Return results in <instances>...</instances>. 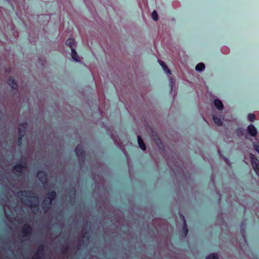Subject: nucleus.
<instances>
[{
  "label": "nucleus",
  "instance_id": "obj_19",
  "mask_svg": "<svg viewBox=\"0 0 259 259\" xmlns=\"http://www.w3.org/2000/svg\"><path fill=\"white\" fill-rule=\"evenodd\" d=\"M212 119H213L214 122L217 125L220 126V125H221L222 124V121L221 119L219 117H217V116H216L215 115H213Z\"/></svg>",
  "mask_w": 259,
  "mask_h": 259
},
{
  "label": "nucleus",
  "instance_id": "obj_25",
  "mask_svg": "<svg viewBox=\"0 0 259 259\" xmlns=\"http://www.w3.org/2000/svg\"><path fill=\"white\" fill-rule=\"evenodd\" d=\"M83 238L85 239L87 241H88L90 238V234L88 232H85L83 235Z\"/></svg>",
  "mask_w": 259,
  "mask_h": 259
},
{
  "label": "nucleus",
  "instance_id": "obj_15",
  "mask_svg": "<svg viewBox=\"0 0 259 259\" xmlns=\"http://www.w3.org/2000/svg\"><path fill=\"white\" fill-rule=\"evenodd\" d=\"M65 44L70 48L71 50L73 48L75 44V40L73 38H68L66 40Z\"/></svg>",
  "mask_w": 259,
  "mask_h": 259
},
{
  "label": "nucleus",
  "instance_id": "obj_17",
  "mask_svg": "<svg viewBox=\"0 0 259 259\" xmlns=\"http://www.w3.org/2000/svg\"><path fill=\"white\" fill-rule=\"evenodd\" d=\"M71 50V56L72 59L76 61H79V57L75 50L74 48H72Z\"/></svg>",
  "mask_w": 259,
  "mask_h": 259
},
{
  "label": "nucleus",
  "instance_id": "obj_12",
  "mask_svg": "<svg viewBox=\"0 0 259 259\" xmlns=\"http://www.w3.org/2000/svg\"><path fill=\"white\" fill-rule=\"evenodd\" d=\"M45 250V246L44 244H40L37 248V252L35 256H41L42 258Z\"/></svg>",
  "mask_w": 259,
  "mask_h": 259
},
{
  "label": "nucleus",
  "instance_id": "obj_10",
  "mask_svg": "<svg viewBox=\"0 0 259 259\" xmlns=\"http://www.w3.org/2000/svg\"><path fill=\"white\" fill-rule=\"evenodd\" d=\"M27 127L28 124L27 122H24L20 123L18 128V133L25 135Z\"/></svg>",
  "mask_w": 259,
  "mask_h": 259
},
{
  "label": "nucleus",
  "instance_id": "obj_7",
  "mask_svg": "<svg viewBox=\"0 0 259 259\" xmlns=\"http://www.w3.org/2000/svg\"><path fill=\"white\" fill-rule=\"evenodd\" d=\"M39 181L43 184H46L48 182L47 175L46 172L42 170H39L36 174Z\"/></svg>",
  "mask_w": 259,
  "mask_h": 259
},
{
  "label": "nucleus",
  "instance_id": "obj_23",
  "mask_svg": "<svg viewBox=\"0 0 259 259\" xmlns=\"http://www.w3.org/2000/svg\"><path fill=\"white\" fill-rule=\"evenodd\" d=\"M151 17L152 18V19L155 20V21H156L158 20V14L156 12V11H154L152 14H151Z\"/></svg>",
  "mask_w": 259,
  "mask_h": 259
},
{
  "label": "nucleus",
  "instance_id": "obj_31",
  "mask_svg": "<svg viewBox=\"0 0 259 259\" xmlns=\"http://www.w3.org/2000/svg\"><path fill=\"white\" fill-rule=\"evenodd\" d=\"M218 152L220 154H221V151L220 150H218Z\"/></svg>",
  "mask_w": 259,
  "mask_h": 259
},
{
  "label": "nucleus",
  "instance_id": "obj_3",
  "mask_svg": "<svg viewBox=\"0 0 259 259\" xmlns=\"http://www.w3.org/2000/svg\"><path fill=\"white\" fill-rule=\"evenodd\" d=\"M27 168V162L25 158L22 159L20 163H17L12 168L13 171L16 172L15 174L17 176H21L23 173V170Z\"/></svg>",
  "mask_w": 259,
  "mask_h": 259
},
{
  "label": "nucleus",
  "instance_id": "obj_29",
  "mask_svg": "<svg viewBox=\"0 0 259 259\" xmlns=\"http://www.w3.org/2000/svg\"><path fill=\"white\" fill-rule=\"evenodd\" d=\"M158 142L160 143V144H161V141H160V139H158V141H156V144H158Z\"/></svg>",
  "mask_w": 259,
  "mask_h": 259
},
{
  "label": "nucleus",
  "instance_id": "obj_14",
  "mask_svg": "<svg viewBox=\"0 0 259 259\" xmlns=\"http://www.w3.org/2000/svg\"><path fill=\"white\" fill-rule=\"evenodd\" d=\"M137 139L138 144L140 148L143 150H145L146 149V146L141 137L140 136H138Z\"/></svg>",
  "mask_w": 259,
  "mask_h": 259
},
{
  "label": "nucleus",
  "instance_id": "obj_1",
  "mask_svg": "<svg viewBox=\"0 0 259 259\" xmlns=\"http://www.w3.org/2000/svg\"><path fill=\"white\" fill-rule=\"evenodd\" d=\"M17 195L22 202L31 209L33 213H37L38 198L32 191L20 190L17 192Z\"/></svg>",
  "mask_w": 259,
  "mask_h": 259
},
{
  "label": "nucleus",
  "instance_id": "obj_22",
  "mask_svg": "<svg viewBox=\"0 0 259 259\" xmlns=\"http://www.w3.org/2000/svg\"><path fill=\"white\" fill-rule=\"evenodd\" d=\"M206 259H219L217 254H210L206 256Z\"/></svg>",
  "mask_w": 259,
  "mask_h": 259
},
{
  "label": "nucleus",
  "instance_id": "obj_11",
  "mask_svg": "<svg viewBox=\"0 0 259 259\" xmlns=\"http://www.w3.org/2000/svg\"><path fill=\"white\" fill-rule=\"evenodd\" d=\"M248 132L249 134L252 136L255 137L257 134V130L253 124H250L248 126Z\"/></svg>",
  "mask_w": 259,
  "mask_h": 259
},
{
  "label": "nucleus",
  "instance_id": "obj_9",
  "mask_svg": "<svg viewBox=\"0 0 259 259\" xmlns=\"http://www.w3.org/2000/svg\"><path fill=\"white\" fill-rule=\"evenodd\" d=\"M182 219L183 221V226L182 227V236L184 237H186L188 232V229L187 226V223L185 219V217L184 215H181Z\"/></svg>",
  "mask_w": 259,
  "mask_h": 259
},
{
  "label": "nucleus",
  "instance_id": "obj_26",
  "mask_svg": "<svg viewBox=\"0 0 259 259\" xmlns=\"http://www.w3.org/2000/svg\"><path fill=\"white\" fill-rule=\"evenodd\" d=\"M254 148L259 153V144L254 145Z\"/></svg>",
  "mask_w": 259,
  "mask_h": 259
},
{
  "label": "nucleus",
  "instance_id": "obj_8",
  "mask_svg": "<svg viewBox=\"0 0 259 259\" xmlns=\"http://www.w3.org/2000/svg\"><path fill=\"white\" fill-rule=\"evenodd\" d=\"M7 83L11 87L12 89L15 90H18V85L13 77L10 76L8 78Z\"/></svg>",
  "mask_w": 259,
  "mask_h": 259
},
{
  "label": "nucleus",
  "instance_id": "obj_16",
  "mask_svg": "<svg viewBox=\"0 0 259 259\" xmlns=\"http://www.w3.org/2000/svg\"><path fill=\"white\" fill-rule=\"evenodd\" d=\"M158 61L160 65L162 66L164 71L167 74H170V70L168 69L167 65L161 60H158Z\"/></svg>",
  "mask_w": 259,
  "mask_h": 259
},
{
  "label": "nucleus",
  "instance_id": "obj_4",
  "mask_svg": "<svg viewBox=\"0 0 259 259\" xmlns=\"http://www.w3.org/2000/svg\"><path fill=\"white\" fill-rule=\"evenodd\" d=\"M75 152L79 161L84 162L85 159V152L82 145L78 144L75 149Z\"/></svg>",
  "mask_w": 259,
  "mask_h": 259
},
{
  "label": "nucleus",
  "instance_id": "obj_5",
  "mask_svg": "<svg viewBox=\"0 0 259 259\" xmlns=\"http://www.w3.org/2000/svg\"><path fill=\"white\" fill-rule=\"evenodd\" d=\"M32 228L28 224H25L22 229L23 236L25 237H30L32 234Z\"/></svg>",
  "mask_w": 259,
  "mask_h": 259
},
{
  "label": "nucleus",
  "instance_id": "obj_2",
  "mask_svg": "<svg viewBox=\"0 0 259 259\" xmlns=\"http://www.w3.org/2000/svg\"><path fill=\"white\" fill-rule=\"evenodd\" d=\"M57 197V193L55 191H49L44 200L42 208L45 212H47L51 209L52 202Z\"/></svg>",
  "mask_w": 259,
  "mask_h": 259
},
{
  "label": "nucleus",
  "instance_id": "obj_28",
  "mask_svg": "<svg viewBox=\"0 0 259 259\" xmlns=\"http://www.w3.org/2000/svg\"><path fill=\"white\" fill-rule=\"evenodd\" d=\"M32 259H41V256H34Z\"/></svg>",
  "mask_w": 259,
  "mask_h": 259
},
{
  "label": "nucleus",
  "instance_id": "obj_18",
  "mask_svg": "<svg viewBox=\"0 0 259 259\" xmlns=\"http://www.w3.org/2000/svg\"><path fill=\"white\" fill-rule=\"evenodd\" d=\"M75 190H73L70 191V195L69 196V202L73 204L75 202Z\"/></svg>",
  "mask_w": 259,
  "mask_h": 259
},
{
  "label": "nucleus",
  "instance_id": "obj_20",
  "mask_svg": "<svg viewBox=\"0 0 259 259\" xmlns=\"http://www.w3.org/2000/svg\"><path fill=\"white\" fill-rule=\"evenodd\" d=\"M205 68V65L203 63H198L195 67V69L196 71H201L203 70Z\"/></svg>",
  "mask_w": 259,
  "mask_h": 259
},
{
  "label": "nucleus",
  "instance_id": "obj_30",
  "mask_svg": "<svg viewBox=\"0 0 259 259\" xmlns=\"http://www.w3.org/2000/svg\"><path fill=\"white\" fill-rule=\"evenodd\" d=\"M170 79H171L170 84H172V78H171Z\"/></svg>",
  "mask_w": 259,
  "mask_h": 259
},
{
  "label": "nucleus",
  "instance_id": "obj_13",
  "mask_svg": "<svg viewBox=\"0 0 259 259\" xmlns=\"http://www.w3.org/2000/svg\"><path fill=\"white\" fill-rule=\"evenodd\" d=\"M214 104L216 108L219 110H222L224 108L223 104L221 100L219 99H215L214 100Z\"/></svg>",
  "mask_w": 259,
  "mask_h": 259
},
{
  "label": "nucleus",
  "instance_id": "obj_6",
  "mask_svg": "<svg viewBox=\"0 0 259 259\" xmlns=\"http://www.w3.org/2000/svg\"><path fill=\"white\" fill-rule=\"evenodd\" d=\"M252 166L256 174L259 176V160L253 154L250 155Z\"/></svg>",
  "mask_w": 259,
  "mask_h": 259
},
{
  "label": "nucleus",
  "instance_id": "obj_27",
  "mask_svg": "<svg viewBox=\"0 0 259 259\" xmlns=\"http://www.w3.org/2000/svg\"><path fill=\"white\" fill-rule=\"evenodd\" d=\"M69 248L68 246H66L64 249L63 250V252L65 253L66 251H67L68 250Z\"/></svg>",
  "mask_w": 259,
  "mask_h": 259
},
{
  "label": "nucleus",
  "instance_id": "obj_21",
  "mask_svg": "<svg viewBox=\"0 0 259 259\" xmlns=\"http://www.w3.org/2000/svg\"><path fill=\"white\" fill-rule=\"evenodd\" d=\"M25 135L18 133V145L19 146H20L22 143V139L24 137Z\"/></svg>",
  "mask_w": 259,
  "mask_h": 259
},
{
  "label": "nucleus",
  "instance_id": "obj_24",
  "mask_svg": "<svg viewBox=\"0 0 259 259\" xmlns=\"http://www.w3.org/2000/svg\"><path fill=\"white\" fill-rule=\"evenodd\" d=\"M247 117L248 120L251 122L253 121L255 119V115L254 114L252 113L248 114Z\"/></svg>",
  "mask_w": 259,
  "mask_h": 259
}]
</instances>
